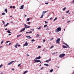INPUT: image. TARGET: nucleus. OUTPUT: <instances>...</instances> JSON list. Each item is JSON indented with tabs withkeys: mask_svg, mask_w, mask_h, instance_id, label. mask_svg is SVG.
<instances>
[{
	"mask_svg": "<svg viewBox=\"0 0 74 74\" xmlns=\"http://www.w3.org/2000/svg\"><path fill=\"white\" fill-rule=\"evenodd\" d=\"M61 27H59L57 28L56 30V33H58L59 32L61 31Z\"/></svg>",
	"mask_w": 74,
	"mask_h": 74,
	"instance_id": "obj_1",
	"label": "nucleus"
},
{
	"mask_svg": "<svg viewBox=\"0 0 74 74\" xmlns=\"http://www.w3.org/2000/svg\"><path fill=\"white\" fill-rule=\"evenodd\" d=\"M65 55L64 53H62L61 54H60L59 55L60 58H63L64 56H65Z\"/></svg>",
	"mask_w": 74,
	"mask_h": 74,
	"instance_id": "obj_2",
	"label": "nucleus"
},
{
	"mask_svg": "<svg viewBox=\"0 0 74 74\" xmlns=\"http://www.w3.org/2000/svg\"><path fill=\"white\" fill-rule=\"evenodd\" d=\"M35 62H37V63H38V62H40V63H41V61L40 60H34Z\"/></svg>",
	"mask_w": 74,
	"mask_h": 74,
	"instance_id": "obj_3",
	"label": "nucleus"
},
{
	"mask_svg": "<svg viewBox=\"0 0 74 74\" xmlns=\"http://www.w3.org/2000/svg\"><path fill=\"white\" fill-rule=\"evenodd\" d=\"M24 26H25V28H30V26H27L26 24H25L24 25Z\"/></svg>",
	"mask_w": 74,
	"mask_h": 74,
	"instance_id": "obj_4",
	"label": "nucleus"
},
{
	"mask_svg": "<svg viewBox=\"0 0 74 74\" xmlns=\"http://www.w3.org/2000/svg\"><path fill=\"white\" fill-rule=\"evenodd\" d=\"M60 41V38H58L56 40V43L59 44V41Z\"/></svg>",
	"mask_w": 74,
	"mask_h": 74,
	"instance_id": "obj_5",
	"label": "nucleus"
},
{
	"mask_svg": "<svg viewBox=\"0 0 74 74\" xmlns=\"http://www.w3.org/2000/svg\"><path fill=\"white\" fill-rule=\"evenodd\" d=\"M48 12V10H47V11H43L42 12V14L44 15V14H45V13H46V12Z\"/></svg>",
	"mask_w": 74,
	"mask_h": 74,
	"instance_id": "obj_6",
	"label": "nucleus"
},
{
	"mask_svg": "<svg viewBox=\"0 0 74 74\" xmlns=\"http://www.w3.org/2000/svg\"><path fill=\"white\" fill-rule=\"evenodd\" d=\"M24 6V5L21 6V8H20V10H23V6Z\"/></svg>",
	"mask_w": 74,
	"mask_h": 74,
	"instance_id": "obj_7",
	"label": "nucleus"
},
{
	"mask_svg": "<svg viewBox=\"0 0 74 74\" xmlns=\"http://www.w3.org/2000/svg\"><path fill=\"white\" fill-rule=\"evenodd\" d=\"M27 45H28V43L27 42H26L25 44L23 45V46H27Z\"/></svg>",
	"mask_w": 74,
	"mask_h": 74,
	"instance_id": "obj_8",
	"label": "nucleus"
},
{
	"mask_svg": "<svg viewBox=\"0 0 74 74\" xmlns=\"http://www.w3.org/2000/svg\"><path fill=\"white\" fill-rule=\"evenodd\" d=\"M14 61H12L11 62L9 63L8 64L9 65H10V64H11L12 63H13V62H14Z\"/></svg>",
	"mask_w": 74,
	"mask_h": 74,
	"instance_id": "obj_9",
	"label": "nucleus"
},
{
	"mask_svg": "<svg viewBox=\"0 0 74 74\" xmlns=\"http://www.w3.org/2000/svg\"><path fill=\"white\" fill-rule=\"evenodd\" d=\"M41 58V56H39L38 57H36V59H40Z\"/></svg>",
	"mask_w": 74,
	"mask_h": 74,
	"instance_id": "obj_10",
	"label": "nucleus"
},
{
	"mask_svg": "<svg viewBox=\"0 0 74 74\" xmlns=\"http://www.w3.org/2000/svg\"><path fill=\"white\" fill-rule=\"evenodd\" d=\"M18 44L16 43V45L14 46L15 47H16V48H17V47H18Z\"/></svg>",
	"mask_w": 74,
	"mask_h": 74,
	"instance_id": "obj_11",
	"label": "nucleus"
},
{
	"mask_svg": "<svg viewBox=\"0 0 74 74\" xmlns=\"http://www.w3.org/2000/svg\"><path fill=\"white\" fill-rule=\"evenodd\" d=\"M8 25H9V23H7V24H6V25H4V27H6V26H8Z\"/></svg>",
	"mask_w": 74,
	"mask_h": 74,
	"instance_id": "obj_12",
	"label": "nucleus"
},
{
	"mask_svg": "<svg viewBox=\"0 0 74 74\" xmlns=\"http://www.w3.org/2000/svg\"><path fill=\"white\" fill-rule=\"evenodd\" d=\"M27 72H28V71H25L24 72L23 74H25L26 73H27Z\"/></svg>",
	"mask_w": 74,
	"mask_h": 74,
	"instance_id": "obj_13",
	"label": "nucleus"
},
{
	"mask_svg": "<svg viewBox=\"0 0 74 74\" xmlns=\"http://www.w3.org/2000/svg\"><path fill=\"white\" fill-rule=\"evenodd\" d=\"M5 12L6 13H7V8H6L5 10Z\"/></svg>",
	"mask_w": 74,
	"mask_h": 74,
	"instance_id": "obj_14",
	"label": "nucleus"
},
{
	"mask_svg": "<svg viewBox=\"0 0 74 74\" xmlns=\"http://www.w3.org/2000/svg\"><path fill=\"white\" fill-rule=\"evenodd\" d=\"M43 16H44V15L42 14V15L41 16L40 18H42V17H43Z\"/></svg>",
	"mask_w": 74,
	"mask_h": 74,
	"instance_id": "obj_15",
	"label": "nucleus"
},
{
	"mask_svg": "<svg viewBox=\"0 0 74 74\" xmlns=\"http://www.w3.org/2000/svg\"><path fill=\"white\" fill-rule=\"evenodd\" d=\"M63 47L64 48H67V47H66V46L64 45H63Z\"/></svg>",
	"mask_w": 74,
	"mask_h": 74,
	"instance_id": "obj_16",
	"label": "nucleus"
},
{
	"mask_svg": "<svg viewBox=\"0 0 74 74\" xmlns=\"http://www.w3.org/2000/svg\"><path fill=\"white\" fill-rule=\"evenodd\" d=\"M64 44H65V45H66V46H67V47L68 48H69V45H67L66 43H65Z\"/></svg>",
	"mask_w": 74,
	"mask_h": 74,
	"instance_id": "obj_17",
	"label": "nucleus"
},
{
	"mask_svg": "<svg viewBox=\"0 0 74 74\" xmlns=\"http://www.w3.org/2000/svg\"><path fill=\"white\" fill-rule=\"evenodd\" d=\"M44 66H49V64H44Z\"/></svg>",
	"mask_w": 74,
	"mask_h": 74,
	"instance_id": "obj_18",
	"label": "nucleus"
},
{
	"mask_svg": "<svg viewBox=\"0 0 74 74\" xmlns=\"http://www.w3.org/2000/svg\"><path fill=\"white\" fill-rule=\"evenodd\" d=\"M7 33H11V32H10V30H8L7 31Z\"/></svg>",
	"mask_w": 74,
	"mask_h": 74,
	"instance_id": "obj_19",
	"label": "nucleus"
},
{
	"mask_svg": "<svg viewBox=\"0 0 74 74\" xmlns=\"http://www.w3.org/2000/svg\"><path fill=\"white\" fill-rule=\"evenodd\" d=\"M44 27H48V26L47 25H45L44 26Z\"/></svg>",
	"mask_w": 74,
	"mask_h": 74,
	"instance_id": "obj_20",
	"label": "nucleus"
},
{
	"mask_svg": "<svg viewBox=\"0 0 74 74\" xmlns=\"http://www.w3.org/2000/svg\"><path fill=\"white\" fill-rule=\"evenodd\" d=\"M30 21V18H28L27 19V21Z\"/></svg>",
	"mask_w": 74,
	"mask_h": 74,
	"instance_id": "obj_21",
	"label": "nucleus"
},
{
	"mask_svg": "<svg viewBox=\"0 0 74 74\" xmlns=\"http://www.w3.org/2000/svg\"><path fill=\"white\" fill-rule=\"evenodd\" d=\"M52 71H53V69H51L50 71V73H52Z\"/></svg>",
	"mask_w": 74,
	"mask_h": 74,
	"instance_id": "obj_22",
	"label": "nucleus"
},
{
	"mask_svg": "<svg viewBox=\"0 0 74 74\" xmlns=\"http://www.w3.org/2000/svg\"><path fill=\"white\" fill-rule=\"evenodd\" d=\"M30 36H26V37H27V38H29V37H30Z\"/></svg>",
	"mask_w": 74,
	"mask_h": 74,
	"instance_id": "obj_23",
	"label": "nucleus"
},
{
	"mask_svg": "<svg viewBox=\"0 0 74 74\" xmlns=\"http://www.w3.org/2000/svg\"><path fill=\"white\" fill-rule=\"evenodd\" d=\"M37 29H39V30H40L41 29V27H40L39 28H38Z\"/></svg>",
	"mask_w": 74,
	"mask_h": 74,
	"instance_id": "obj_24",
	"label": "nucleus"
},
{
	"mask_svg": "<svg viewBox=\"0 0 74 74\" xmlns=\"http://www.w3.org/2000/svg\"><path fill=\"white\" fill-rule=\"evenodd\" d=\"M57 19V17H56L54 19L53 21H56Z\"/></svg>",
	"mask_w": 74,
	"mask_h": 74,
	"instance_id": "obj_25",
	"label": "nucleus"
},
{
	"mask_svg": "<svg viewBox=\"0 0 74 74\" xmlns=\"http://www.w3.org/2000/svg\"><path fill=\"white\" fill-rule=\"evenodd\" d=\"M66 9V7H65L63 9V11H64V10H65Z\"/></svg>",
	"mask_w": 74,
	"mask_h": 74,
	"instance_id": "obj_26",
	"label": "nucleus"
},
{
	"mask_svg": "<svg viewBox=\"0 0 74 74\" xmlns=\"http://www.w3.org/2000/svg\"><path fill=\"white\" fill-rule=\"evenodd\" d=\"M39 36H40V35H37L36 37H39Z\"/></svg>",
	"mask_w": 74,
	"mask_h": 74,
	"instance_id": "obj_27",
	"label": "nucleus"
},
{
	"mask_svg": "<svg viewBox=\"0 0 74 74\" xmlns=\"http://www.w3.org/2000/svg\"><path fill=\"white\" fill-rule=\"evenodd\" d=\"M4 41V40H2L1 42V44H3V42Z\"/></svg>",
	"mask_w": 74,
	"mask_h": 74,
	"instance_id": "obj_28",
	"label": "nucleus"
},
{
	"mask_svg": "<svg viewBox=\"0 0 74 74\" xmlns=\"http://www.w3.org/2000/svg\"><path fill=\"white\" fill-rule=\"evenodd\" d=\"M2 15H5V13L3 12V13L2 14Z\"/></svg>",
	"mask_w": 74,
	"mask_h": 74,
	"instance_id": "obj_29",
	"label": "nucleus"
},
{
	"mask_svg": "<svg viewBox=\"0 0 74 74\" xmlns=\"http://www.w3.org/2000/svg\"><path fill=\"white\" fill-rule=\"evenodd\" d=\"M3 67V64H1V65H0V68Z\"/></svg>",
	"mask_w": 74,
	"mask_h": 74,
	"instance_id": "obj_30",
	"label": "nucleus"
},
{
	"mask_svg": "<svg viewBox=\"0 0 74 74\" xmlns=\"http://www.w3.org/2000/svg\"><path fill=\"white\" fill-rule=\"evenodd\" d=\"M21 35H17V37H20V36H21Z\"/></svg>",
	"mask_w": 74,
	"mask_h": 74,
	"instance_id": "obj_31",
	"label": "nucleus"
},
{
	"mask_svg": "<svg viewBox=\"0 0 74 74\" xmlns=\"http://www.w3.org/2000/svg\"><path fill=\"white\" fill-rule=\"evenodd\" d=\"M35 41V40H34V39H32L31 40V41L32 42H33V41Z\"/></svg>",
	"mask_w": 74,
	"mask_h": 74,
	"instance_id": "obj_32",
	"label": "nucleus"
},
{
	"mask_svg": "<svg viewBox=\"0 0 74 74\" xmlns=\"http://www.w3.org/2000/svg\"><path fill=\"white\" fill-rule=\"evenodd\" d=\"M2 22H3V24H5V22L3 21H2Z\"/></svg>",
	"mask_w": 74,
	"mask_h": 74,
	"instance_id": "obj_33",
	"label": "nucleus"
},
{
	"mask_svg": "<svg viewBox=\"0 0 74 74\" xmlns=\"http://www.w3.org/2000/svg\"><path fill=\"white\" fill-rule=\"evenodd\" d=\"M49 30V28L48 27H47V28L46 29V30Z\"/></svg>",
	"mask_w": 74,
	"mask_h": 74,
	"instance_id": "obj_34",
	"label": "nucleus"
},
{
	"mask_svg": "<svg viewBox=\"0 0 74 74\" xmlns=\"http://www.w3.org/2000/svg\"><path fill=\"white\" fill-rule=\"evenodd\" d=\"M69 10H68L66 12V13L67 14H68V13H69Z\"/></svg>",
	"mask_w": 74,
	"mask_h": 74,
	"instance_id": "obj_35",
	"label": "nucleus"
},
{
	"mask_svg": "<svg viewBox=\"0 0 74 74\" xmlns=\"http://www.w3.org/2000/svg\"><path fill=\"white\" fill-rule=\"evenodd\" d=\"M41 47V46H38V48H40Z\"/></svg>",
	"mask_w": 74,
	"mask_h": 74,
	"instance_id": "obj_36",
	"label": "nucleus"
},
{
	"mask_svg": "<svg viewBox=\"0 0 74 74\" xmlns=\"http://www.w3.org/2000/svg\"><path fill=\"white\" fill-rule=\"evenodd\" d=\"M22 30L23 31H25V28H24Z\"/></svg>",
	"mask_w": 74,
	"mask_h": 74,
	"instance_id": "obj_37",
	"label": "nucleus"
},
{
	"mask_svg": "<svg viewBox=\"0 0 74 74\" xmlns=\"http://www.w3.org/2000/svg\"><path fill=\"white\" fill-rule=\"evenodd\" d=\"M52 48H53V46H52V47H50V49H51Z\"/></svg>",
	"mask_w": 74,
	"mask_h": 74,
	"instance_id": "obj_38",
	"label": "nucleus"
},
{
	"mask_svg": "<svg viewBox=\"0 0 74 74\" xmlns=\"http://www.w3.org/2000/svg\"><path fill=\"white\" fill-rule=\"evenodd\" d=\"M21 64L20 63L18 65V67H19V66H20V65H21Z\"/></svg>",
	"mask_w": 74,
	"mask_h": 74,
	"instance_id": "obj_39",
	"label": "nucleus"
},
{
	"mask_svg": "<svg viewBox=\"0 0 74 74\" xmlns=\"http://www.w3.org/2000/svg\"><path fill=\"white\" fill-rule=\"evenodd\" d=\"M46 62H47V63H49V61L47 60L45 61Z\"/></svg>",
	"mask_w": 74,
	"mask_h": 74,
	"instance_id": "obj_40",
	"label": "nucleus"
},
{
	"mask_svg": "<svg viewBox=\"0 0 74 74\" xmlns=\"http://www.w3.org/2000/svg\"><path fill=\"white\" fill-rule=\"evenodd\" d=\"M32 31H29V33H32Z\"/></svg>",
	"mask_w": 74,
	"mask_h": 74,
	"instance_id": "obj_41",
	"label": "nucleus"
},
{
	"mask_svg": "<svg viewBox=\"0 0 74 74\" xmlns=\"http://www.w3.org/2000/svg\"><path fill=\"white\" fill-rule=\"evenodd\" d=\"M48 60L49 62V61H51V59H50Z\"/></svg>",
	"mask_w": 74,
	"mask_h": 74,
	"instance_id": "obj_42",
	"label": "nucleus"
},
{
	"mask_svg": "<svg viewBox=\"0 0 74 74\" xmlns=\"http://www.w3.org/2000/svg\"><path fill=\"white\" fill-rule=\"evenodd\" d=\"M44 67H42V68H41L40 69L41 70H43V68H44Z\"/></svg>",
	"mask_w": 74,
	"mask_h": 74,
	"instance_id": "obj_43",
	"label": "nucleus"
},
{
	"mask_svg": "<svg viewBox=\"0 0 74 74\" xmlns=\"http://www.w3.org/2000/svg\"><path fill=\"white\" fill-rule=\"evenodd\" d=\"M12 8H15V6H13L12 7Z\"/></svg>",
	"mask_w": 74,
	"mask_h": 74,
	"instance_id": "obj_44",
	"label": "nucleus"
},
{
	"mask_svg": "<svg viewBox=\"0 0 74 74\" xmlns=\"http://www.w3.org/2000/svg\"><path fill=\"white\" fill-rule=\"evenodd\" d=\"M9 42H10V41H7L6 42V43H8Z\"/></svg>",
	"mask_w": 74,
	"mask_h": 74,
	"instance_id": "obj_45",
	"label": "nucleus"
},
{
	"mask_svg": "<svg viewBox=\"0 0 74 74\" xmlns=\"http://www.w3.org/2000/svg\"><path fill=\"white\" fill-rule=\"evenodd\" d=\"M27 56H29V54H27Z\"/></svg>",
	"mask_w": 74,
	"mask_h": 74,
	"instance_id": "obj_46",
	"label": "nucleus"
},
{
	"mask_svg": "<svg viewBox=\"0 0 74 74\" xmlns=\"http://www.w3.org/2000/svg\"><path fill=\"white\" fill-rule=\"evenodd\" d=\"M30 23H31L30 22H29L27 24H30Z\"/></svg>",
	"mask_w": 74,
	"mask_h": 74,
	"instance_id": "obj_47",
	"label": "nucleus"
},
{
	"mask_svg": "<svg viewBox=\"0 0 74 74\" xmlns=\"http://www.w3.org/2000/svg\"><path fill=\"white\" fill-rule=\"evenodd\" d=\"M31 30H32V31H33V30H34V29H31Z\"/></svg>",
	"mask_w": 74,
	"mask_h": 74,
	"instance_id": "obj_48",
	"label": "nucleus"
},
{
	"mask_svg": "<svg viewBox=\"0 0 74 74\" xmlns=\"http://www.w3.org/2000/svg\"><path fill=\"white\" fill-rule=\"evenodd\" d=\"M52 18H51L50 19V20H52Z\"/></svg>",
	"mask_w": 74,
	"mask_h": 74,
	"instance_id": "obj_49",
	"label": "nucleus"
},
{
	"mask_svg": "<svg viewBox=\"0 0 74 74\" xmlns=\"http://www.w3.org/2000/svg\"><path fill=\"white\" fill-rule=\"evenodd\" d=\"M23 31V30L22 29V30H21L20 32H22V31Z\"/></svg>",
	"mask_w": 74,
	"mask_h": 74,
	"instance_id": "obj_50",
	"label": "nucleus"
},
{
	"mask_svg": "<svg viewBox=\"0 0 74 74\" xmlns=\"http://www.w3.org/2000/svg\"><path fill=\"white\" fill-rule=\"evenodd\" d=\"M12 70L13 71H14V69L13 68V69H12Z\"/></svg>",
	"mask_w": 74,
	"mask_h": 74,
	"instance_id": "obj_51",
	"label": "nucleus"
},
{
	"mask_svg": "<svg viewBox=\"0 0 74 74\" xmlns=\"http://www.w3.org/2000/svg\"><path fill=\"white\" fill-rule=\"evenodd\" d=\"M11 44H12V43H10L9 44V45H11Z\"/></svg>",
	"mask_w": 74,
	"mask_h": 74,
	"instance_id": "obj_52",
	"label": "nucleus"
},
{
	"mask_svg": "<svg viewBox=\"0 0 74 74\" xmlns=\"http://www.w3.org/2000/svg\"><path fill=\"white\" fill-rule=\"evenodd\" d=\"M45 23H48V22L46 21H45Z\"/></svg>",
	"mask_w": 74,
	"mask_h": 74,
	"instance_id": "obj_53",
	"label": "nucleus"
},
{
	"mask_svg": "<svg viewBox=\"0 0 74 74\" xmlns=\"http://www.w3.org/2000/svg\"><path fill=\"white\" fill-rule=\"evenodd\" d=\"M45 4H48V3H45Z\"/></svg>",
	"mask_w": 74,
	"mask_h": 74,
	"instance_id": "obj_54",
	"label": "nucleus"
},
{
	"mask_svg": "<svg viewBox=\"0 0 74 74\" xmlns=\"http://www.w3.org/2000/svg\"><path fill=\"white\" fill-rule=\"evenodd\" d=\"M70 21H68L67 22V23H69V22H70Z\"/></svg>",
	"mask_w": 74,
	"mask_h": 74,
	"instance_id": "obj_55",
	"label": "nucleus"
},
{
	"mask_svg": "<svg viewBox=\"0 0 74 74\" xmlns=\"http://www.w3.org/2000/svg\"><path fill=\"white\" fill-rule=\"evenodd\" d=\"M29 33V32H26V33H27V34H28V33Z\"/></svg>",
	"mask_w": 74,
	"mask_h": 74,
	"instance_id": "obj_56",
	"label": "nucleus"
},
{
	"mask_svg": "<svg viewBox=\"0 0 74 74\" xmlns=\"http://www.w3.org/2000/svg\"><path fill=\"white\" fill-rule=\"evenodd\" d=\"M43 42H45V40L44 39L43 40Z\"/></svg>",
	"mask_w": 74,
	"mask_h": 74,
	"instance_id": "obj_57",
	"label": "nucleus"
},
{
	"mask_svg": "<svg viewBox=\"0 0 74 74\" xmlns=\"http://www.w3.org/2000/svg\"><path fill=\"white\" fill-rule=\"evenodd\" d=\"M18 47H21V45H18Z\"/></svg>",
	"mask_w": 74,
	"mask_h": 74,
	"instance_id": "obj_58",
	"label": "nucleus"
},
{
	"mask_svg": "<svg viewBox=\"0 0 74 74\" xmlns=\"http://www.w3.org/2000/svg\"><path fill=\"white\" fill-rule=\"evenodd\" d=\"M11 35V34H9V36H10V35Z\"/></svg>",
	"mask_w": 74,
	"mask_h": 74,
	"instance_id": "obj_59",
	"label": "nucleus"
},
{
	"mask_svg": "<svg viewBox=\"0 0 74 74\" xmlns=\"http://www.w3.org/2000/svg\"><path fill=\"white\" fill-rule=\"evenodd\" d=\"M12 8V6H11L10 7V8Z\"/></svg>",
	"mask_w": 74,
	"mask_h": 74,
	"instance_id": "obj_60",
	"label": "nucleus"
},
{
	"mask_svg": "<svg viewBox=\"0 0 74 74\" xmlns=\"http://www.w3.org/2000/svg\"><path fill=\"white\" fill-rule=\"evenodd\" d=\"M49 39L50 40V41H51L52 40V39H51L50 38Z\"/></svg>",
	"mask_w": 74,
	"mask_h": 74,
	"instance_id": "obj_61",
	"label": "nucleus"
},
{
	"mask_svg": "<svg viewBox=\"0 0 74 74\" xmlns=\"http://www.w3.org/2000/svg\"><path fill=\"white\" fill-rule=\"evenodd\" d=\"M7 30V28H6V29H5V30Z\"/></svg>",
	"mask_w": 74,
	"mask_h": 74,
	"instance_id": "obj_62",
	"label": "nucleus"
},
{
	"mask_svg": "<svg viewBox=\"0 0 74 74\" xmlns=\"http://www.w3.org/2000/svg\"><path fill=\"white\" fill-rule=\"evenodd\" d=\"M31 38H32V37H29V39Z\"/></svg>",
	"mask_w": 74,
	"mask_h": 74,
	"instance_id": "obj_63",
	"label": "nucleus"
},
{
	"mask_svg": "<svg viewBox=\"0 0 74 74\" xmlns=\"http://www.w3.org/2000/svg\"><path fill=\"white\" fill-rule=\"evenodd\" d=\"M3 47L2 46H1L0 47V48H2Z\"/></svg>",
	"mask_w": 74,
	"mask_h": 74,
	"instance_id": "obj_64",
	"label": "nucleus"
}]
</instances>
